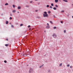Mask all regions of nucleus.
<instances>
[{"instance_id":"nucleus-15","label":"nucleus","mask_w":73,"mask_h":73,"mask_svg":"<svg viewBox=\"0 0 73 73\" xmlns=\"http://www.w3.org/2000/svg\"><path fill=\"white\" fill-rule=\"evenodd\" d=\"M5 5H8V3H5Z\"/></svg>"},{"instance_id":"nucleus-27","label":"nucleus","mask_w":73,"mask_h":73,"mask_svg":"<svg viewBox=\"0 0 73 73\" xmlns=\"http://www.w3.org/2000/svg\"><path fill=\"white\" fill-rule=\"evenodd\" d=\"M60 23H61L62 24H63V21H61L60 22Z\"/></svg>"},{"instance_id":"nucleus-49","label":"nucleus","mask_w":73,"mask_h":73,"mask_svg":"<svg viewBox=\"0 0 73 73\" xmlns=\"http://www.w3.org/2000/svg\"><path fill=\"white\" fill-rule=\"evenodd\" d=\"M72 18H73V16H72Z\"/></svg>"},{"instance_id":"nucleus-21","label":"nucleus","mask_w":73,"mask_h":73,"mask_svg":"<svg viewBox=\"0 0 73 73\" xmlns=\"http://www.w3.org/2000/svg\"><path fill=\"white\" fill-rule=\"evenodd\" d=\"M50 8H51V9L52 8V6H50Z\"/></svg>"},{"instance_id":"nucleus-46","label":"nucleus","mask_w":73,"mask_h":73,"mask_svg":"<svg viewBox=\"0 0 73 73\" xmlns=\"http://www.w3.org/2000/svg\"><path fill=\"white\" fill-rule=\"evenodd\" d=\"M35 0V1H37V0Z\"/></svg>"},{"instance_id":"nucleus-29","label":"nucleus","mask_w":73,"mask_h":73,"mask_svg":"<svg viewBox=\"0 0 73 73\" xmlns=\"http://www.w3.org/2000/svg\"><path fill=\"white\" fill-rule=\"evenodd\" d=\"M4 62H5V63H7V61L6 60H5L4 61Z\"/></svg>"},{"instance_id":"nucleus-7","label":"nucleus","mask_w":73,"mask_h":73,"mask_svg":"<svg viewBox=\"0 0 73 73\" xmlns=\"http://www.w3.org/2000/svg\"><path fill=\"white\" fill-rule=\"evenodd\" d=\"M5 46H9V44H6L5 45Z\"/></svg>"},{"instance_id":"nucleus-36","label":"nucleus","mask_w":73,"mask_h":73,"mask_svg":"<svg viewBox=\"0 0 73 73\" xmlns=\"http://www.w3.org/2000/svg\"><path fill=\"white\" fill-rule=\"evenodd\" d=\"M54 18H56V17L55 16V15H53Z\"/></svg>"},{"instance_id":"nucleus-25","label":"nucleus","mask_w":73,"mask_h":73,"mask_svg":"<svg viewBox=\"0 0 73 73\" xmlns=\"http://www.w3.org/2000/svg\"><path fill=\"white\" fill-rule=\"evenodd\" d=\"M10 20H12V18L11 17H10L9 18Z\"/></svg>"},{"instance_id":"nucleus-23","label":"nucleus","mask_w":73,"mask_h":73,"mask_svg":"<svg viewBox=\"0 0 73 73\" xmlns=\"http://www.w3.org/2000/svg\"><path fill=\"white\" fill-rule=\"evenodd\" d=\"M23 24H21L20 25V26H21V27L22 26H23Z\"/></svg>"},{"instance_id":"nucleus-24","label":"nucleus","mask_w":73,"mask_h":73,"mask_svg":"<svg viewBox=\"0 0 73 73\" xmlns=\"http://www.w3.org/2000/svg\"><path fill=\"white\" fill-rule=\"evenodd\" d=\"M13 8H15V5H13Z\"/></svg>"},{"instance_id":"nucleus-5","label":"nucleus","mask_w":73,"mask_h":73,"mask_svg":"<svg viewBox=\"0 0 73 73\" xmlns=\"http://www.w3.org/2000/svg\"><path fill=\"white\" fill-rule=\"evenodd\" d=\"M58 1V0H55V3H57Z\"/></svg>"},{"instance_id":"nucleus-42","label":"nucleus","mask_w":73,"mask_h":73,"mask_svg":"<svg viewBox=\"0 0 73 73\" xmlns=\"http://www.w3.org/2000/svg\"><path fill=\"white\" fill-rule=\"evenodd\" d=\"M17 13H19V11H18Z\"/></svg>"},{"instance_id":"nucleus-47","label":"nucleus","mask_w":73,"mask_h":73,"mask_svg":"<svg viewBox=\"0 0 73 73\" xmlns=\"http://www.w3.org/2000/svg\"><path fill=\"white\" fill-rule=\"evenodd\" d=\"M6 40H7V41H8V39H6Z\"/></svg>"},{"instance_id":"nucleus-2","label":"nucleus","mask_w":73,"mask_h":73,"mask_svg":"<svg viewBox=\"0 0 73 73\" xmlns=\"http://www.w3.org/2000/svg\"><path fill=\"white\" fill-rule=\"evenodd\" d=\"M33 69H32V68H30V70H29V73H31V72H33Z\"/></svg>"},{"instance_id":"nucleus-41","label":"nucleus","mask_w":73,"mask_h":73,"mask_svg":"<svg viewBox=\"0 0 73 73\" xmlns=\"http://www.w3.org/2000/svg\"><path fill=\"white\" fill-rule=\"evenodd\" d=\"M1 16H3V14H1Z\"/></svg>"},{"instance_id":"nucleus-19","label":"nucleus","mask_w":73,"mask_h":73,"mask_svg":"<svg viewBox=\"0 0 73 73\" xmlns=\"http://www.w3.org/2000/svg\"><path fill=\"white\" fill-rule=\"evenodd\" d=\"M59 65L60 66H62V63H60V64Z\"/></svg>"},{"instance_id":"nucleus-50","label":"nucleus","mask_w":73,"mask_h":73,"mask_svg":"<svg viewBox=\"0 0 73 73\" xmlns=\"http://www.w3.org/2000/svg\"><path fill=\"white\" fill-rule=\"evenodd\" d=\"M45 32V31H44Z\"/></svg>"},{"instance_id":"nucleus-37","label":"nucleus","mask_w":73,"mask_h":73,"mask_svg":"<svg viewBox=\"0 0 73 73\" xmlns=\"http://www.w3.org/2000/svg\"><path fill=\"white\" fill-rule=\"evenodd\" d=\"M69 66H70V65H69V64L67 65V66H68V67H69Z\"/></svg>"},{"instance_id":"nucleus-31","label":"nucleus","mask_w":73,"mask_h":73,"mask_svg":"<svg viewBox=\"0 0 73 73\" xmlns=\"http://www.w3.org/2000/svg\"><path fill=\"white\" fill-rule=\"evenodd\" d=\"M10 15L11 16H12V15L11 14H10Z\"/></svg>"},{"instance_id":"nucleus-38","label":"nucleus","mask_w":73,"mask_h":73,"mask_svg":"<svg viewBox=\"0 0 73 73\" xmlns=\"http://www.w3.org/2000/svg\"><path fill=\"white\" fill-rule=\"evenodd\" d=\"M35 11H36V12H37L38 11V10H36Z\"/></svg>"},{"instance_id":"nucleus-9","label":"nucleus","mask_w":73,"mask_h":73,"mask_svg":"<svg viewBox=\"0 0 73 73\" xmlns=\"http://www.w3.org/2000/svg\"><path fill=\"white\" fill-rule=\"evenodd\" d=\"M55 7H56V8H58V5H55Z\"/></svg>"},{"instance_id":"nucleus-17","label":"nucleus","mask_w":73,"mask_h":73,"mask_svg":"<svg viewBox=\"0 0 73 73\" xmlns=\"http://www.w3.org/2000/svg\"><path fill=\"white\" fill-rule=\"evenodd\" d=\"M51 6H53L54 5L53 4V3H51Z\"/></svg>"},{"instance_id":"nucleus-39","label":"nucleus","mask_w":73,"mask_h":73,"mask_svg":"<svg viewBox=\"0 0 73 73\" xmlns=\"http://www.w3.org/2000/svg\"><path fill=\"white\" fill-rule=\"evenodd\" d=\"M47 25L48 26L49 25V23H47Z\"/></svg>"},{"instance_id":"nucleus-13","label":"nucleus","mask_w":73,"mask_h":73,"mask_svg":"<svg viewBox=\"0 0 73 73\" xmlns=\"http://www.w3.org/2000/svg\"><path fill=\"white\" fill-rule=\"evenodd\" d=\"M26 7H27V8H28L29 7V5H27Z\"/></svg>"},{"instance_id":"nucleus-22","label":"nucleus","mask_w":73,"mask_h":73,"mask_svg":"<svg viewBox=\"0 0 73 73\" xmlns=\"http://www.w3.org/2000/svg\"><path fill=\"white\" fill-rule=\"evenodd\" d=\"M50 11H48V13H50Z\"/></svg>"},{"instance_id":"nucleus-16","label":"nucleus","mask_w":73,"mask_h":73,"mask_svg":"<svg viewBox=\"0 0 73 73\" xmlns=\"http://www.w3.org/2000/svg\"><path fill=\"white\" fill-rule=\"evenodd\" d=\"M50 23L52 24H53V23H52V21H50Z\"/></svg>"},{"instance_id":"nucleus-1","label":"nucleus","mask_w":73,"mask_h":73,"mask_svg":"<svg viewBox=\"0 0 73 73\" xmlns=\"http://www.w3.org/2000/svg\"><path fill=\"white\" fill-rule=\"evenodd\" d=\"M43 16L44 17H48V14H43Z\"/></svg>"},{"instance_id":"nucleus-44","label":"nucleus","mask_w":73,"mask_h":73,"mask_svg":"<svg viewBox=\"0 0 73 73\" xmlns=\"http://www.w3.org/2000/svg\"><path fill=\"white\" fill-rule=\"evenodd\" d=\"M43 65H43L42 66H41L42 67V66H43Z\"/></svg>"},{"instance_id":"nucleus-45","label":"nucleus","mask_w":73,"mask_h":73,"mask_svg":"<svg viewBox=\"0 0 73 73\" xmlns=\"http://www.w3.org/2000/svg\"><path fill=\"white\" fill-rule=\"evenodd\" d=\"M24 55L25 56V55H26V54H24Z\"/></svg>"},{"instance_id":"nucleus-26","label":"nucleus","mask_w":73,"mask_h":73,"mask_svg":"<svg viewBox=\"0 0 73 73\" xmlns=\"http://www.w3.org/2000/svg\"><path fill=\"white\" fill-rule=\"evenodd\" d=\"M56 27H54L53 28L54 29H56Z\"/></svg>"},{"instance_id":"nucleus-18","label":"nucleus","mask_w":73,"mask_h":73,"mask_svg":"<svg viewBox=\"0 0 73 73\" xmlns=\"http://www.w3.org/2000/svg\"><path fill=\"white\" fill-rule=\"evenodd\" d=\"M47 7V8H49V5H47L46 6Z\"/></svg>"},{"instance_id":"nucleus-43","label":"nucleus","mask_w":73,"mask_h":73,"mask_svg":"<svg viewBox=\"0 0 73 73\" xmlns=\"http://www.w3.org/2000/svg\"><path fill=\"white\" fill-rule=\"evenodd\" d=\"M23 56H25V55H24V54L23 55Z\"/></svg>"},{"instance_id":"nucleus-34","label":"nucleus","mask_w":73,"mask_h":73,"mask_svg":"<svg viewBox=\"0 0 73 73\" xmlns=\"http://www.w3.org/2000/svg\"><path fill=\"white\" fill-rule=\"evenodd\" d=\"M72 66H70V68H72Z\"/></svg>"},{"instance_id":"nucleus-8","label":"nucleus","mask_w":73,"mask_h":73,"mask_svg":"<svg viewBox=\"0 0 73 73\" xmlns=\"http://www.w3.org/2000/svg\"><path fill=\"white\" fill-rule=\"evenodd\" d=\"M64 1H65V2H68V1L66 0H63Z\"/></svg>"},{"instance_id":"nucleus-6","label":"nucleus","mask_w":73,"mask_h":73,"mask_svg":"<svg viewBox=\"0 0 73 73\" xmlns=\"http://www.w3.org/2000/svg\"><path fill=\"white\" fill-rule=\"evenodd\" d=\"M46 28L49 29V28H50V27L49 26H47L46 27Z\"/></svg>"},{"instance_id":"nucleus-28","label":"nucleus","mask_w":73,"mask_h":73,"mask_svg":"<svg viewBox=\"0 0 73 73\" xmlns=\"http://www.w3.org/2000/svg\"><path fill=\"white\" fill-rule=\"evenodd\" d=\"M33 3V1H30V3Z\"/></svg>"},{"instance_id":"nucleus-40","label":"nucleus","mask_w":73,"mask_h":73,"mask_svg":"<svg viewBox=\"0 0 73 73\" xmlns=\"http://www.w3.org/2000/svg\"><path fill=\"white\" fill-rule=\"evenodd\" d=\"M41 67H42V66H40L39 67V68H41Z\"/></svg>"},{"instance_id":"nucleus-10","label":"nucleus","mask_w":73,"mask_h":73,"mask_svg":"<svg viewBox=\"0 0 73 73\" xmlns=\"http://www.w3.org/2000/svg\"><path fill=\"white\" fill-rule=\"evenodd\" d=\"M6 24H8V21H6Z\"/></svg>"},{"instance_id":"nucleus-4","label":"nucleus","mask_w":73,"mask_h":73,"mask_svg":"<svg viewBox=\"0 0 73 73\" xmlns=\"http://www.w3.org/2000/svg\"><path fill=\"white\" fill-rule=\"evenodd\" d=\"M15 12H16V10H14L13 11V13H15Z\"/></svg>"},{"instance_id":"nucleus-11","label":"nucleus","mask_w":73,"mask_h":73,"mask_svg":"<svg viewBox=\"0 0 73 73\" xmlns=\"http://www.w3.org/2000/svg\"><path fill=\"white\" fill-rule=\"evenodd\" d=\"M21 8V7H18V9H20Z\"/></svg>"},{"instance_id":"nucleus-3","label":"nucleus","mask_w":73,"mask_h":73,"mask_svg":"<svg viewBox=\"0 0 73 73\" xmlns=\"http://www.w3.org/2000/svg\"><path fill=\"white\" fill-rule=\"evenodd\" d=\"M53 37H54V38H56L57 37V36L55 34H54L52 35Z\"/></svg>"},{"instance_id":"nucleus-12","label":"nucleus","mask_w":73,"mask_h":73,"mask_svg":"<svg viewBox=\"0 0 73 73\" xmlns=\"http://www.w3.org/2000/svg\"><path fill=\"white\" fill-rule=\"evenodd\" d=\"M53 9H54V10H56V9H56V8L55 7H54Z\"/></svg>"},{"instance_id":"nucleus-32","label":"nucleus","mask_w":73,"mask_h":73,"mask_svg":"<svg viewBox=\"0 0 73 73\" xmlns=\"http://www.w3.org/2000/svg\"><path fill=\"white\" fill-rule=\"evenodd\" d=\"M11 27H12L13 28L14 27V26H13V25H11Z\"/></svg>"},{"instance_id":"nucleus-33","label":"nucleus","mask_w":73,"mask_h":73,"mask_svg":"<svg viewBox=\"0 0 73 73\" xmlns=\"http://www.w3.org/2000/svg\"><path fill=\"white\" fill-rule=\"evenodd\" d=\"M64 33H66V31L64 30Z\"/></svg>"},{"instance_id":"nucleus-35","label":"nucleus","mask_w":73,"mask_h":73,"mask_svg":"<svg viewBox=\"0 0 73 73\" xmlns=\"http://www.w3.org/2000/svg\"><path fill=\"white\" fill-rule=\"evenodd\" d=\"M30 27H31V26L29 25L28 26V28H30Z\"/></svg>"},{"instance_id":"nucleus-48","label":"nucleus","mask_w":73,"mask_h":73,"mask_svg":"<svg viewBox=\"0 0 73 73\" xmlns=\"http://www.w3.org/2000/svg\"><path fill=\"white\" fill-rule=\"evenodd\" d=\"M10 24H11V23H10Z\"/></svg>"},{"instance_id":"nucleus-30","label":"nucleus","mask_w":73,"mask_h":73,"mask_svg":"<svg viewBox=\"0 0 73 73\" xmlns=\"http://www.w3.org/2000/svg\"><path fill=\"white\" fill-rule=\"evenodd\" d=\"M48 72H50V70H48Z\"/></svg>"},{"instance_id":"nucleus-20","label":"nucleus","mask_w":73,"mask_h":73,"mask_svg":"<svg viewBox=\"0 0 73 73\" xmlns=\"http://www.w3.org/2000/svg\"><path fill=\"white\" fill-rule=\"evenodd\" d=\"M61 13H63V12H64V11L63 10V11H61Z\"/></svg>"},{"instance_id":"nucleus-14","label":"nucleus","mask_w":73,"mask_h":73,"mask_svg":"<svg viewBox=\"0 0 73 73\" xmlns=\"http://www.w3.org/2000/svg\"><path fill=\"white\" fill-rule=\"evenodd\" d=\"M44 14H46V15L47 14V13L46 11L44 12Z\"/></svg>"}]
</instances>
